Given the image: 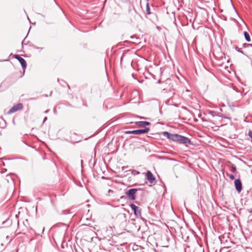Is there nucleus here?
I'll return each instance as SVG.
<instances>
[{
	"label": "nucleus",
	"instance_id": "obj_1",
	"mask_svg": "<svg viewBox=\"0 0 252 252\" xmlns=\"http://www.w3.org/2000/svg\"><path fill=\"white\" fill-rule=\"evenodd\" d=\"M163 135L167 137L168 139L176 142L179 144H192L189 138L178 134L171 133L167 131H164Z\"/></svg>",
	"mask_w": 252,
	"mask_h": 252
},
{
	"label": "nucleus",
	"instance_id": "obj_2",
	"mask_svg": "<svg viewBox=\"0 0 252 252\" xmlns=\"http://www.w3.org/2000/svg\"><path fill=\"white\" fill-rule=\"evenodd\" d=\"M137 190V189H130L126 191L125 194L129 199L135 200Z\"/></svg>",
	"mask_w": 252,
	"mask_h": 252
},
{
	"label": "nucleus",
	"instance_id": "obj_3",
	"mask_svg": "<svg viewBox=\"0 0 252 252\" xmlns=\"http://www.w3.org/2000/svg\"><path fill=\"white\" fill-rule=\"evenodd\" d=\"M150 128L148 127H146L144 129H136L131 131H127L126 132V134H137L139 135L142 133H147L149 131Z\"/></svg>",
	"mask_w": 252,
	"mask_h": 252
},
{
	"label": "nucleus",
	"instance_id": "obj_4",
	"mask_svg": "<svg viewBox=\"0 0 252 252\" xmlns=\"http://www.w3.org/2000/svg\"><path fill=\"white\" fill-rule=\"evenodd\" d=\"M23 106L22 103H18L15 105H14L11 108L9 109L8 112H7L8 114H11L13 113L16 111L20 110L23 109Z\"/></svg>",
	"mask_w": 252,
	"mask_h": 252
},
{
	"label": "nucleus",
	"instance_id": "obj_5",
	"mask_svg": "<svg viewBox=\"0 0 252 252\" xmlns=\"http://www.w3.org/2000/svg\"><path fill=\"white\" fill-rule=\"evenodd\" d=\"M130 208L133 211L134 215L136 217H140L141 216V209L138 206L133 204H131L129 205Z\"/></svg>",
	"mask_w": 252,
	"mask_h": 252
},
{
	"label": "nucleus",
	"instance_id": "obj_6",
	"mask_svg": "<svg viewBox=\"0 0 252 252\" xmlns=\"http://www.w3.org/2000/svg\"><path fill=\"white\" fill-rule=\"evenodd\" d=\"M146 178L151 184H155L157 182L155 177L149 170L146 173Z\"/></svg>",
	"mask_w": 252,
	"mask_h": 252
},
{
	"label": "nucleus",
	"instance_id": "obj_7",
	"mask_svg": "<svg viewBox=\"0 0 252 252\" xmlns=\"http://www.w3.org/2000/svg\"><path fill=\"white\" fill-rule=\"evenodd\" d=\"M234 186L236 190L238 192H240L242 190V185L240 179H238L234 181Z\"/></svg>",
	"mask_w": 252,
	"mask_h": 252
},
{
	"label": "nucleus",
	"instance_id": "obj_8",
	"mask_svg": "<svg viewBox=\"0 0 252 252\" xmlns=\"http://www.w3.org/2000/svg\"><path fill=\"white\" fill-rule=\"evenodd\" d=\"M15 58L20 62L23 68H25L26 67L27 63L24 59L18 55H15Z\"/></svg>",
	"mask_w": 252,
	"mask_h": 252
},
{
	"label": "nucleus",
	"instance_id": "obj_9",
	"mask_svg": "<svg viewBox=\"0 0 252 252\" xmlns=\"http://www.w3.org/2000/svg\"><path fill=\"white\" fill-rule=\"evenodd\" d=\"M135 123L139 127H144L146 126H149L151 125L150 122L146 121L136 122Z\"/></svg>",
	"mask_w": 252,
	"mask_h": 252
},
{
	"label": "nucleus",
	"instance_id": "obj_10",
	"mask_svg": "<svg viewBox=\"0 0 252 252\" xmlns=\"http://www.w3.org/2000/svg\"><path fill=\"white\" fill-rule=\"evenodd\" d=\"M227 166L230 167L231 169V172H235L236 171V167L235 165L232 163L231 161H228L226 163Z\"/></svg>",
	"mask_w": 252,
	"mask_h": 252
},
{
	"label": "nucleus",
	"instance_id": "obj_11",
	"mask_svg": "<svg viewBox=\"0 0 252 252\" xmlns=\"http://www.w3.org/2000/svg\"><path fill=\"white\" fill-rule=\"evenodd\" d=\"M244 36H245V38L246 40L248 42H250L251 41V37H250V36L249 33L247 32H244Z\"/></svg>",
	"mask_w": 252,
	"mask_h": 252
},
{
	"label": "nucleus",
	"instance_id": "obj_12",
	"mask_svg": "<svg viewBox=\"0 0 252 252\" xmlns=\"http://www.w3.org/2000/svg\"><path fill=\"white\" fill-rule=\"evenodd\" d=\"M146 13L148 15H150L151 14V9H150V5H149V2L147 1V3H146Z\"/></svg>",
	"mask_w": 252,
	"mask_h": 252
},
{
	"label": "nucleus",
	"instance_id": "obj_13",
	"mask_svg": "<svg viewBox=\"0 0 252 252\" xmlns=\"http://www.w3.org/2000/svg\"><path fill=\"white\" fill-rule=\"evenodd\" d=\"M233 48L238 52L239 53H241L243 54H244V53L242 51V50L241 49H239L237 46H233Z\"/></svg>",
	"mask_w": 252,
	"mask_h": 252
},
{
	"label": "nucleus",
	"instance_id": "obj_14",
	"mask_svg": "<svg viewBox=\"0 0 252 252\" xmlns=\"http://www.w3.org/2000/svg\"><path fill=\"white\" fill-rule=\"evenodd\" d=\"M132 174L134 175H138L140 174V172L137 170H133L132 171Z\"/></svg>",
	"mask_w": 252,
	"mask_h": 252
},
{
	"label": "nucleus",
	"instance_id": "obj_15",
	"mask_svg": "<svg viewBox=\"0 0 252 252\" xmlns=\"http://www.w3.org/2000/svg\"><path fill=\"white\" fill-rule=\"evenodd\" d=\"M227 175L228 176V177L230 178L231 180L234 179V176L233 174H229L227 173Z\"/></svg>",
	"mask_w": 252,
	"mask_h": 252
},
{
	"label": "nucleus",
	"instance_id": "obj_16",
	"mask_svg": "<svg viewBox=\"0 0 252 252\" xmlns=\"http://www.w3.org/2000/svg\"><path fill=\"white\" fill-rule=\"evenodd\" d=\"M248 135L252 139L251 141L252 142V130H250L248 132Z\"/></svg>",
	"mask_w": 252,
	"mask_h": 252
},
{
	"label": "nucleus",
	"instance_id": "obj_17",
	"mask_svg": "<svg viewBox=\"0 0 252 252\" xmlns=\"http://www.w3.org/2000/svg\"><path fill=\"white\" fill-rule=\"evenodd\" d=\"M252 44H244V47H252Z\"/></svg>",
	"mask_w": 252,
	"mask_h": 252
},
{
	"label": "nucleus",
	"instance_id": "obj_18",
	"mask_svg": "<svg viewBox=\"0 0 252 252\" xmlns=\"http://www.w3.org/2000/svg\"><path fill=\"white\" fill-rule=\"evenodd\" d=\"M47 117H45L44 118V120H43V123H44V122L47 120Z\"/></svg>",
	"mask_w": 252,
	"mask_h": 252
},
{
	"label": "nucleus",
	"instance_id": "obj_19",
	"mask_svg": "<svg viewBox=\"0 0 252 252\" xmlns=\"http://www.w3.org/2000/svg\"><path fill=\"white\" fill-rule=\"evenodd\" d=\"M248 212L252 214V209H249L248 210Z\"/></svg>",
	"mask_w": 252,
	"mask_h": 252
},
{
	"label": "nucleus",
	"instance_id": "obj_20",
	"mask_svg": "<svg viewBox=\"0 0 252 252\" xmlns=\"http://www.w3.org/2000/svg\"><path fill=\"white\" fill-rule=\"evenodd\" d=\"M36 49H42V48H38V47H36Z\"/></svg>",
	"mask_w": 252,
	"mask_h": 252
},
{
	"label": "nucleus",
	"instance_id": "obj_21",
	"mask_svg": "<svg viewBox=\"0 0 252 252\" xmlns=\"http://www.w3.org/2000/svg\"><path fill=\"white\" fill-rule=\"evenodd\" d=\"M84 105L85 106H87V105L85 104H84Z\"/></svg>",
	"mask_w": 252,
	"mask_h": 252
}]
</instances>
